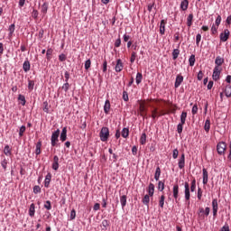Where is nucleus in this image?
Instances as JSON below:
<instances>
[{
  "label": "nucleus",
  "mask_w": 231,
  "mask_h": 231,
  "mask_svg": "<svg viewBox=\"0 0 231 231\" xmlns=\"http://www.w3.org/2000/svg\"><path fill=\"white\" fill-rule=\"evenodd\" d=\"M220 231H230V226H228V224H226L221 227Z\"/></svg>",
  "instance_id": "774afa93"
},
{
  "label": "nucleus",
  "mask_w": 231,
  "mask_h": 231,
  "mask_svg": "<svg viewBox=\"0 0 231 231\" xmlns=\"http://www.w3.org/2000/svg\"><path fill=\"white\" fill-rule=\"evenodd\" d=\"M167 24V21L162 20L160 23V33L161 35H165V25Z\"/></svg>",
  "instance_id": "a211bd4d"
},
{
  "label": "nucleus",
  "mask_w": 231,
  "mask_h": 231,
  "mask_svg": "<svg viewBox=\"0 0 231 231\" xmlns=\"http://www.w3.org/2000/svg\"><path fill=\"white\" fill-rule=\"evenodd\" d=\"M179 56H180L179 49H174L173 51H172V59H173V60H176V59H178Z\"/></svg>",
  "instance_id": "37998d69"
},
{
  "label": "nucleus",
  "mask_w": 231,
  "mask_h": 231,
  "mask_svg": "<svg viewBox=\"0 0 231 231\" xmlns=\"http://www.w3.org/2000/svg\"><path fill=\"white\" fill-rule=\"evenodd\" d=\"M221 75V69H219V67L216 66L213 69V75H212V79L215 81L219 80V77Z\"/></svg>",
  "instance_id": "39448f33"
},
{
  "label": "nucleus",
  "mask_w": 231,
  "mask_h": 231,
  "mask_svg": "<svg viewBox=\"0 0 231 231\" xmlns=\"http://www.w3.org/2000/svg\"><path fill=\"white\" fill-rule=\"evenodd\" d=\"M164 205H165V195H162L159 199V207H161V208H163Z\"/></svg>",
  "instance_id": "4c0bfd02"
},
{
  "label": "nucleus",
  "mask_w": 231,
  "mask_h": 231,
  "mask_svg": "<svg viewBox=\"0 0 231 231\" xmlns=\"http://www.w3.org/2000/svg\"><path fill=\"white\" fill-rule=\"evenodd\" d=\"M179 154H180V152L178 151V148L174 149L172 153L173 160H176Z\"/></svg>",
  "instance_id": "13d9d810"
},
{
  "label": "nucleus",
  "mask_w": 231,
  "mask_h": 231,
  "mask_svg": "<svg viewBox=\"0 0 231 231\" xmlns=\"http://www.w3.org/2000/svg\"><path fill=\"white\" fill-rule=\"evenodd\" d=\"M122 44V39H120V36L118 37V39L116 40L115 42V48H120V45Z\"/></svg>",
  "instance_id": "09e8293b"
},
{
  "label": "nucleus",
  "mask_w": 231,
  "mask_h": 231,
  "mask_svg": "<svg viewBox=\"0 0 231 231\" xmlns=\"http://www.w3.org/2000/svg\"><path fill=\"white\" fill-rule=\"evenodd\" d=\"M25 131H26V126H25V125H22V126L20 127V130H19V136H20V137H21V136H23Z\"/></svg>",
  "instance_id": "603ef678"
},
{
  "label": "nucleus",
  "mask_w": 231,
  "mask_h": 231,
  "mask_svg": "<svg viewBox=\"0 0 231 231\" xmlns=\"http://www.w3.org/2000/svg\"><path fill=\"white\" fill-rule=\"evenodd\" d=\"M43 106H44V107H43V111H44V113H50V108L48 107V101H45V102H43Z\"/></svg>",
  "instance_id": "052dcab7"
},
{
  "label": "nucleus",
  "mask_w": 231,
  "mask_h": 231,
  "mask_svg": "<svg viewBox=\"0 0 231 231\" xmlns=\"http://www.w3.org/2000/svg\"><path fill=\"white\" fill-rule=\"evenodd\" d=\"M142 79H143V76L142 75L141 72H137L136 78H135V82L136 84H142Z\"/></svg>",
  "instance_id": "f704fd0d"
},
{
  "label": "nucleus",
  "mask_w": 231,
  "mask_h": 231,
  "mask_svg": "<svg viewBox=\"0 0 231 231\" xmlns=\"http://www.w3.org/2000/svg\"><path fill=\"white\" fill-rule=\"evenodd\" d=\"M204 130L206 133H208L210 131V119H207L204 125Z\"/></svg>",
  "instance_id": "e433bc0d"
},
{
  "label": "nucleus",
  "mask_w": 231,
  "mask_h": 231,
  "mask_svg": "<svg viewBox=\"0 0 231 231\" xmlns=\"http://www.w3.org/2000/svg\"><path fill=\"white\" fill-rule=\"evenodd\" d=\"M32 68V65L30 64V60L26 59L23 64V69L25 73H28L30 71V69Z\"/></svg>",
  "instance_id": "ddd939ff"
},
{
  "label": "nucleus",
  "mask_w": 231,
  "mask_h": 231,
  "mask_svg": "<svg viewBox=\"0 0 231 231\" xmlns=\"http://www.w3.org/2000/svg\"><path fill=\"white\" fill-rule=\"evenodd\" d=\"M120 203L122 208H125V205H127V195H122L120 196Z\"/></svg>",
  "instance_id": "6ab92c4d"
},
{
  "label": "nucleus",
  "mask_w": 231,
  "mask_h": 231,
  "mask_svg": "<svg viewBox=\"0 0 231 231\" xmlns=\"http://www.w3.org/2000/svg\"><path fill=\"white\" fill-rule=\"evenodd\" d=\"M123 100H125V102H129V95L125 90L123 91Z\"/></svg>",
  "instance_id": "5fc2aeb1"
},
{
  "label": "nucleus",
  "mask_w": 231,
  "mask_h": 231,
  "mask_svg": "<svg viewBox=\"0 0 231 231\" xmlns=\"http://www.w3.org/2000/svg\"><path fill=\"white\" fill-rule=\"evenodd\" d=\"M187 120V112L183 111L180 115V123L185 124Z\"/></svg>",
  "instance_id": "a18cd8bd"
},
{
  "label": "nucleus",
  "mask_w": 231,
  "mask_h": 231,
  "mask_svg": "<svg viewBox=\"0 0 231 231\" xmlns=\"http://www.w3.org/2000/svg\"><path fill=\"white\" fill-rule=\"evenodd\" d=\"M184 189L185 200L188 201V205H190V185L189 182L184 183Z\"/></svg>",
  "instance_id": "20e7f679"
},
{
  "label": "nucleus",
  "mask_w": 231,
  "mask_h": 231,
  "mask_svg": "<svg viewBox=\"0 0 231 231\" xmlns=\"http://www.w3.org/2000/svg\"><path fill=\"white\" fill-rule=\"evenodd\" d=\"M116 72V73H120V71H122V69H124V63L122 62V60L118 59L116 60V65L115 67Z\"/></svg>",
  "instance_id": "1a4fd4ad"
},
{
  "label": "nucleus",
  "mask_w": 231,
  "mask_h": 231,
  "mask_svg": "<svg viewBox=\"0 0 231 231\" xmlns=\"http://www.w3.org/2000/svg\"><path fill=\"white\" fill-rule=\"evenodd\" d=\"M193 20H194V14H189L187 18V26H189V28H190V26H192Z\"/></svg>",
  "instance_id": "2f4dec72"
},
{
  "label": "nucleus",
  "mask_w": 231,
  "mask_h": 231,
  "mask_svg": "<svg viewBox=\"0 0 231 231\" xmlns=\"http://www.w3.org/2000/svg\"><path fill=\"white\" fill-rule=\"evenodd\" d=\"M51 182V174L49 172L47 173V175L45 176V180H44V187L46 189H50V183Z\"/></svg>",
  "instance_id": "f8f14e48"
},
{
  "label": "nucleus",
  "mask_w": 231,
  "mask_h": 231,
  "mask_svg": "<svg viewBox=\"0 0 231 231\" xmlns=\"http://www.w3.org/2000/svg\"><path fill=\"white\" fill-rule=\"evenodd\" d=\"M140 143L141 145H145L147 143V134L145 133H143L140 137Z\"/></svg>",
  "instance_id": "c85d7f7f"
},
{
  "label": "nucleus",
  "mask_w": 231,
  "mask_h": 231,
  "mask_svg": "<svg viewBox=\"0 0 231 231\" xmlns=\"http://www.w3.org/2000/svg\"><path fill=\"white\" fill-rule=\"evenodd\" d=\"M18 100L21 102L22 106H26V97H24V95L20 94L18 96Z\"/></svg>",
  "instance_id": "72a5a7b5"
},
{
  "label": "nucleus",
  "mask_w": 231,
  "mask_h": 231,
  "mask_svg": "<svg viewBox=\"0 0 231 231\" xmlns=\"http://www.w3.org/2000/svg\"><path fill=\"white\" fill-rule=\"evenodd\" d=\"M35 86V81L29 79L28 80V89L29 91H33V87Z\"/></svg>",
  "instance_id": "79ce46f5"
},
{
  "label": "nucleus",
  "mask_w": 231,
  "mask_h": 231,
  "mask_svg": "<svg viewBox=\"0 0 231 231\" xmlns=\"http://www.w3.org/2000/svg\"><path fill=\"white\" fill-rule=\"evenodd\" d=\"M202 174H203V185H207L208 183V171L207 169L203 168L202 170Z\"/></svg>",
  "instance_id": "2eb2a0df"
},
{
  "label": "nucleus",
  "mask_w": 231,
  "mask_h": 231,
  "mask_svg": "<svg viewBox=\"0 0 231 231\" xmlns=\"http://www.w3.org/2000/svg\"><path fill=\"white\" fill-rule=\"evenodd\" d=\"M179 169H185V153H181L180 159H179Z\"/></svg>",
  "instance_id": "9b49d317"
},
{
  "label": "nucleus",
  "mask_w": 231,
  "mask_h": 231,
  "mask_svg": "<svg viewBox=\"0 0 231 231\" xmlns=\"http://www.w3.org/2000/svg\"><path fill=\"white\" fill-rule=\"evenodd\" d=\"M53 171H59V156L54 155L53 163H52Z\"/></svg>",
  "instance_id": "f3484780"
},
{
  "label": "nucleus",
  "mask_w": 231,
  "mask_h": 231,
  "mask_svg": "<svg viewBox=\"0 0 231 231\" xmlns=\"http://www.w3.org/2000/svg\"><path fill=\"white\" fill-rule=\"evenodd\" d=\"M67 139H68V128L63 127L62 131H61V134L60 135V140L61 142H66Z\"/></svg>",
  "instance_id": "9d476101"
},
{
  "label": "nucleus",
  "mask_w": 231,
  "mask_h": 231,
  "mask_svg": "<svg viewBox=\"0 0 231 231\" xmlns=\"http://www.w3.org/2000/svg\"><path fill=\"white\" fill-rule=\"evenodd\" d=\"M9 31V36L12 37L14 35V32H15V23H13L8 28Z\"/></svg>",
  "instance_id": "a19ab883"
},
{
  "label": "nucleus",
  "mask_w": 231,
  "mask_h": 231,
  "mask_svg": "<svg viewBox=\"0 0 231 231\" xmlns=\"http://www.w3.org/2000/svg\"><path fill=\"white\" fill-rule=\"evenodd\" d=\"M189 8V0H182L180 3V9L185 12Z\"/></svg>",
  "instance_id": "4be33fe9"
},
{
  "label": "nucleus",
  "mask_w": 231,
  "mask_h": 231,
  "mask_svg": "<svg viewBox=\"0 0 231 231\" xmlns=\"http://www.w3.org/2000/svg\"><path fill=\"white\" fill-rule=\"evenodd\" d=\"M121 136H123V138H127L129 136V128H123Z\"/></svg>",
  "instance_id": "58836bf2"
},
{
  "label": "nucleus",
  "mask_w": 231,
  "mask_h": 231,
  "mask_svg": "<svg viewBox=\"0 0 231 231\" xmlns=\"http://www.w3.org/2000/svg\"><path fill=\"white\" fill-rule=\"evenodd\" d=\"M224 93H225V95H226V97L227 98H230V97H231V86H230V85H226V88H225V90H224Z\"/></svg>",
  "instance_id": "c756f323"
},
{
  "label": "nucleus",
  "mask_w": 231,
  "mask_h": 231,
  "mask_svg": "<svg viewBox=\"0 0 231 231\" xmlns=\"http://www.w3.org/2000/svg\"><path fill=\"white\" fill-rule=\"evenodd\" d=\"M29 216L31 217H33L35 216V204L32 203L29 208Z\"/></svg>",
  "instance_id": "393cba45"
},
{
  "label": "nucleus",
  "mask_w": 231,
  "mask_h": 231,
  "mask_svg": "<svg viewBox=\"0 0 231 231\" xmlns=\"http://www.w3.org/2000/svg\"><path fill=\"white\" fill-rule=\"evenodd\" d=\"M33 192L35 194H39V192H41V186H38V185L34 186L33 187Z\"/></svg>",
  "instance_id": "69168bd1"
},
{
  "label": "nucleus",
  "mask_w": 231,
  "mask_h": 231,
  "mask_svg": "<svg viewBox=\"0 0 231 231\" xmlns=\"http://www.w3.org/2000/svg\"><path fill=\"white\" fill-rule=\"evenodd\" d=\"M44 208H46L47 210H51V201L47 200L44 204Z\"/></svg>",
  "instance_id": "3c124183"
},
{
  "label": "nucleus",
  "mask_w": 231,
  "mask_h": 231,
  "mask_svg": "<svg viewBox=\"0 0 231 231\" xmlns=\"http://www.w3.org/2000/svg\"><path fill=\"white\" fill-rule=\"evenodd\" d=\"M217 28H219V26H217L216 24L212 25V27H211L212 35H216V33H217Z\"/></svg>",
  "instance_id": "864d4df0"
},
{
  "label": "nucleus",
  "mask_w": 231,
  "mask_h": 231,
  "mask_svg": "<svg viewBox=\"0 0 231 231\" xmlns=\"http://www.w3.org/2000/svg\"><path fill=\"white\" fill-rule=\"evenodd\" d=\"M69 88H70L69 82H65L62 85L61 89H63L65 93H68V91H69Z\"/></svg>",
  "instance_id": "c03bdc74"
},
{
  "label": "nucleus",
  "mask_w": 231,
  "mask_h": 231,
  "mask_svg": "<svg viewBox=\"0 0 231 231\" xmlns=\"http://www.w3.org/2000/svg\"><path fill=\"white\" fill-rule=\"evenodd\" d=\"M179 196H180V186L178 184H174L173 185V198H174L176 203H178Z\"/></svg>",
  "instance_id": "0eeeda50"
},
{
  "label": "nucleus",
  "mask_w": 231,
  "mask_h": 231,
  "mask_svg": "<svg viewBox=\"0 0 231 231\" xmlns=\"http://www.w3.org/2000/svg\"><path fill=\"white\" fill-rule=\"evenodd\" d=\"M192 115H198V105H194L191 110Z\"/></svg>",
  "instance_id": "338daca9"
},
{
  "label": "nucleus",
  "mask_w": 231,
  "mask_h": 231,
  "mask_svg": "<svg viewBox=\"0 0 231 231\" xmlns=\"http://www.w3.org/2000/svg\"><path fill=\"white\" fill-rule=\"evenodd\" d=\"M199 42H201V34L198 33L196 36V44L199 46Z\"/></svg>",
  "instance_id": "680f3d73"
},
{
  "label": "nucleus",
  "mask_w": 231,
  "mask_h": 231,
  "mask_svg": "<svg viewBox=\"0 0 231 231\" xmlns=\"http://www.w3.org/2000/svg\"><path fill=\"white\" fill-rule=\"evenodd\" d=\"M183 125H185V124H182V123H180L178 125H177V133L179 134H181V133H183Z\"/></svg>",
  "instance_id": "49530a36"
},
{
  "label": "nucleus",
  "mask_w": 231,
  "mask_h": 231,
  "mask_svg": "<svg viewBox=\"0 0 231 231\" xmlns=\"http://www.w3.org/2000/svg\"><path fill=\"white\" fill-rule=\"evenodd\" d=\"M91 68V60H87L85 61V69L88 71Z\"/></svg>",
  "instance_id": "6e6d98bb"
},
{
  "label": "nucleus",
  "mask_w": 231,
  "mask_h": 231,
  "mask_svg": "<svg viewBox=\"0 0 231 231\" xmlns=\"http://www.w3.org/2000/svg\"><path fill=\"white\" fill-rule=\"evenodd\" d=\"M41 147H42V142L38 141L37 143H36V149H35L36 156H39V154H41Z\"/></svg>",
  "instance_id": "a878e982"
},
{
  "label": "nucleus",
  "mask_w": 231,
  "mask_h": 231,
  "mask_svg": "<svg viewBox=\"0 0 231 231\" xmlns=\"http://www.w3.org/2000/svg\"><path fill=\"white\" fill-rule=\"evenodd\" d=\"M189 66H194L196 64V55L191 54L189 59Z\"/></svg>",
  "instance_id": "ea45409f"
},
{
  "label": "nucleus",
  "mask_w": 231,
  "mask_h": 231,
  "mask_svg": "<svg viewBox=\"0 0 231 231\" xmlns=\"http://www.w3.org/2000/svg\"><path fill=\"white\" fill-rule=\"evenodd\" d=\"M111 109V103L109 100H106L105 106H104V111L106 115H109V111Z\"/></svg>",
  "instance_id": "412c9836"
},
{
  "label": "nucleus",
  "mask_w": 231,
  "mask_h": 231,
  "mask_svg": "<svg viewBox=\"0 0 231 231\" xmlns=\"http://www.w3.org/2000/svg\"><path fill=\"white\" fill-rule=\"evenodd\" d=\"M215 24L216 26H219V24H221V15H217L216 21H215Z\"/></svg>",
  "instance_id": "0e129e2a"
},
{
  "label": "nucleus",
  "mask_w": 231,
  "mask_h": 231,
  "mask_svg": "<svg viewBox=\"0 0 231 231\" xmlns=\"http://www.w3.org/2000/svg\"><path fill=\"white\" fill-rule=\"evenodd\" d=\"M199 219L203 221L205 219V208H199L198 211Z\"/></svg>",
  "instance_id": "5701e85b"
},
{
  "label": "nucleus",
  "mask_w": 231,
  "mask_h": 231,
  "mask_svg": "<svg viewBox=\"0 0 231 231\" xmlns=\"http://www.w3.org/2000/svg\"><path fill=\"white\" fill-rule=\"evenodd\" d=\"M160 176H162V169H160V166H158L154 173L155 181H160Z\"/></svg>",
  "instance_id": "aec40b11"
},
{
  "label": "nucleus",
  "mask_w": 231,
  "mask_h": 231,
  "mask_svg": "<svg viewBox=\"0 0 231 231\" xmlns=\"http://www.w3.org/2000/svg\"><path fill=\"white\" fill-rule=\"evenodd\" d=\"M4 153L5 156H12V148H10V145L6 144L4 148Z\"/></svg>",
  "instance_id": "bb28decb"
},
{
  "label": "nucleus",
  "mask_w": 231,
  "mask_h": 231,
  "mask_svg": "<svg viewBox=\"0 0 231 231\" xmlns=\"http://www.w3.org/2000/svg\"><path fill=\"white\" fill-rule=\"evenodd\" d=\"M157 189L160 192H163L165 189V180H159Z\"/></svg>",
  "instance_id": "cd10ccee"
},
{
  "label": "nucleus",
  "mask_w": 231,
  "mask_h": 231,
  "mask_svg": "<svg viewBox=\"0 0 231 231\" xmlns=\"http://www.w3.org/2000/svg\"><path fill=\"white\" fill-rule=\"evenodd\" d=\"M136 57H137L136 52L133 51L130 57L131 64H133L136 60Z\"/></svg>",
  "instance_id": "de8ad7c7"
},
{
  "label": "nucleus",
  "mask_w": 231,
  "mask_h": 231,
  "mask_svg": "<svg viewBox=\"0 0 231 231\" xmlns=\"http://www.w3.org/2000/svg\"><path fill=\"white\" fill-rule=\"evenodd\" d=\"M7 165H8V160L4 159V160L1 162V166L3 167L4 171H6Z\"/></svg>",
  "instance_id": "8fccbe9b"
},
{
  "label": "nucleus",
  "mask_w": 231,
  "mask_h": 231,
  "mask_svg": "<svg viewBox=\"0 0 231 231\" xmlns=\"http://www.w3.org/2000/svg\"><path fill=\"white\" fill-rule=\"evenodd\" d=\"M195 191H196V180H193L191 181L190 192H195Z\"/></svg>",
  "instance_id": "4d7b16f0"
},
{
  "label": "nucleus",
  "mask_w": 231,
  "mask_h": 231,
  "mask_svg": "<svg viewBox=\"0 0 231 231\" xmlns=\"http://www.w3.org/2000/svg\"><path fill=\"white\" fill-rule=\"evenodd\" d=\"M59 136H60V130L57 129L52 133L51 137V143L52 147H55L57 145V142H59Z\"/></svg>",
  "instance_id": "7ed1b4c3"
},
{
  "label": "nucleus",
  "mask_w": 231,
  "mask_h": 231,
  "mask_svg": "<svg viewBox=\"0 0 231 231\" xmlns=\"http://www.w3.org/2000/svg\"><path fill=\"white\" fill-rule=\"evenodd\" d=\"M143 203L146 206L149 207V203L151 201V197L149 195H145L143 199Z\"/></svg>",
  "instance_id": "473e14b6"
},
{
  "label": "nucleus",
  "mask_w": 231,
  "mask_h": 231,
  "mask_svg": "<svg viewBox=\"0 0 231 231\" xmlns=\"http://www.w3.org/2000/svg\"><path fill=\"white\" fill-rule=\"evenodd\" d=\"M223 62H225V59L220 58L219 56H217L215 60V64H216V66H217V68H219V66L223 65Z\"/></svg>",
  "instance_id": "7c9ffc66"
},
{
  "label": "nucleus",
  "mask_w": 231,
  "mask_h": 231,
  "mask_svg": "<svg viewBox=\"0 0 231 231\" xmlns=\"http://www.w3.org/2000/svg\"><path fill=\"white\" fill-rule=\"evenodd\" d=\"M228 37H230V31H228V29L224 30V33H220V41H222V42H226Z\"/></svg>",
  "instance_id": "423d86ee"
},
{
  "label": "nucleus",
  "mask_w": 231,
  "mask_h": 231,
  "mask_svg": "<svg viewBox=\"0 0 231 231\" xmlns=\"http://www.w3.org/2000/svg\"><path fill=\"white\" fill-rule=\"evenodd\" d=\"M59 60H60V62H64V60H66V54H64V53L60 54Z\"/></svg>",
  "instance_id": "e2e57ef3"
},
{
  "label": "nucleus",
  "mask_w": 231,
  "mask_h": 231,
  "mask_svg": "<svg viewBox=\"0 0 231 231\" xmlns=\"http://www.w3.org/2000/svg\"><path fill=\"white\" fill-rule=\"evenodd\" d=\"M217 154H219L220 156H223L225 152H226V143L223 141L219 142L217 144Z\"/></svg>",
  "instance_id": "f03ea898"
},
{
  "label": "nucleus",
  "mask_w": 231,
  "mask_h": 231,
  "mask_svg": "<svg viewBox=\"0 0 231 231\" xmlns=\"http://www.w3.org/2000/svg\"><path fill=\"white\" fill-rule=\"evenodd\" d=\"M148 195L152 198L154 196V184L150 183L148 186Z\"/></svg>",
  "instance_id": "b1692460"
},
{
  "label": "nucleus",
  "mask_w": 231,
  "mask_h": 231,
  "mask_svg": "<svg viewBox=\"0 0 231 231\" xmlns=\"http://www.w3.org/2000/svg\"><path fill=\"white\" fill-rule=\"evenodd\" d=\"M50 6V4L48 2H44L41 8V13L42 15H46L48 14V8Z\"/></svg>",
  "instance_id": "dca6fc26"
},
{
  "label": "nucleus",
  "mask_w": 231,
  "mask_h": 231,
  "mask_svg": "<svg viewBox=\"0 0 231 231\" xmlns=\"http://www.w3.org/2000/svg\"><path fill=\"white\" fill-rule=\"evenodd\" d=\"M32 17H33V19H38L39 17V11H37L36 9L32 10Z\"/></svg>",
  "instance_id": "bf43d9fd"
},
{
  "label": "nucleus",
  "mask_w": 231,
  "mask_h": 231,
  "mask_svg": "<svg viewBox=\"0 0 231 231\" xmlns=\"http://www.w3.org/2000/svg\"><path fill=\"white\" fill-rule=\"evenodd\" d=\"M51 55H53V49L50 48L46 51V59H47V60H51Z\"/></svg>",
  "instance_id": "c9c22d12"
},
{
  "label": "nucleus",
  "mask_w": 231,
  "mask_h": 231,
  "mask_svg": "<svg viewBox=\"0 0 231 231\" xmlns=\"http://www.w3.org/2000/svg\"><path fill=\"white\" fill-rule=\"evenodd\" d=\"M182 82H183V76H181L180 74L177 75L175 83H174V88H179L180 86H181Z\"/></svg>",
  "instance_id": "4468645a"
},
{
  "label": "nucleus",
  "mask_w": 231,
  "mask_h": 231,
  "mask_svg": "<svg viewBox=\"0 0 231 231\" xmlns=\"http://www.w3.org/2000/svg\"><path fill=\"white\" fill-rule=\"evenodd\" d=\"M101 142H107L109 140V128L103 126L99 133Z\"/></svg>",
  "instance_id": "f257e3e1"
},
{
  "label": "nucleus",
  "mask_w": 231,
  "mask_h": 231,
  "mask_svg": "<svg viewBox=\"0 0 231 231\" xmlns=\"http://www.w3.org/2000/svg\"><path fill=\"white\" fill-rule=\"evenodd\" d=\"M212 209H213V217H217V210H218V207H217V199H214L212 200Z\"/></svg>",
  "instance_id": "6e6552de"
}]
</instances>
